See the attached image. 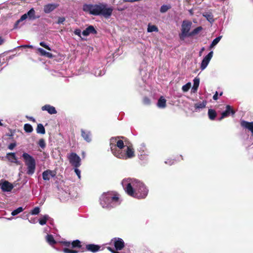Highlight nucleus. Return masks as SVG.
Listing matches in <instances>:
<instances>
[{
    "label": "nucleus",
    "mask_w": 253,
    "mask_h": 253,
    "mask_svg": "<svg viewBox=\"0 0 253 253\" xmlns=\"http://www.w3.org/2000/svg\"><path fill=\"white\" fill-rule=\"evenodd\" d=\"M221 38H222V36H218V37L216 38L215 39H214L212 41L211 43V45L210 46V48L211 49V48H213L214 46H215L220 41Z\"/></svg>",
    "instance_id": "2f4dec72"
},
{
    "label": "nucleus",
    "mask_w": 253,
    "mask_h": 253,
    "mask_svg": "<svg viewBox=\"0 0 253 253\" xmlns=\"http://www.w3.org/2000/svg\"><path fill=\"white\" fill-rule=\"evenodd\" d=\"M35 11L33 8L30 9L26 13L23 15H26V19L28 18L29 20H35L39 17L35 15Z\"/></svg>",
    "instance_id": "4468645a"
},
{
    "label": "nucleus",
    "mask_w": 253,
    "mask_h": 253,
    "mask_svg": "<svg viewBox=\"0 0 253 253\" xmlns=\"http://www.w3.org/2000/svg\"><path fill=\"white\" fill-rule=\"evenodd\" d=\"M213 56V51H211L203 59L201 64V69L204 70L208 65L210 60Z\"/></svg>",
    "instance_id": "9d476101"
},
{
    "label": "nucleus",
    "mask_w": 253,
    "mask_h": 253,
    "mask_svg": "<svg viewBox=\"0 0 253 253\" xmlns=\"http://www.w3.org/2000/svg\"><path fill=\"white\" fill-rule=\"evenodd\" d=\"M23 210H24V209L22 207H20L18 208L17 209H16V210H14V211H13L11 212V215L13 216H15V215H17L18 214H19V213L23 211Z\"/></svg>",
    "instance_id": "c9c22d12"
},
{
    "label": "nucleus",
    "mask_w": 253,
    "mask_h": 253,
    "mask_svg": "<svg viewBox=\"0 0 253 253\" xmlns=\"http://www.w3.org/2000/svg\"><path fill=\"white\" fill-rule=\"evenodd\" d=\"M213 99L214 100H216L218 99V93L216 91L215 93L213 96Z\"/></svg>",
    "instance_id": "6e6d98bb"
},
{
    "label": "nucleus",
    "mask_w": 253,
    "mask_h": 253,
    "mask_svg": "<svg viewBox=\"0 0 253 253\" xmlns=\"http://www.w3.org/2000/svg\"><path fill=\"white\" fill-rule=\"evenodd\" d=\"M166 106V100L163 96H161L157 102V106L160 108H164Z\"/></svg>",
    "instance_id": "412c9836"
},
{
    "label": "nucleus",
    "mask_w": 253,
    "mask_h": 253,
    "mask_svg": "<svg viewBox=\"0 0 253 253\" xmlns=\"http://www.w3.org/2000/svg\"><path fill=\"white\" fill-rule=\"evenodd\" d=\"M206 104L207 102L206 101H203L202 102L197 103L195 104V109L197 110L200 109H203L206 107Z\"/></svg>",
    "instance_id": "bb28decb"
},
{
    "label": "nucleus",
    "mask_w": 253,
    "mask_h": 253,
    "mask_svg": "<svg viewBox=\"0 0 253 253\" xmlns=\"http://www.w3.org/2000/svg\"><path fill=\"white\" fill-rule=\"evenodd\" d=\"M203 16L204 17H205L207 19V20L209 22H210L211 23L213 22V21H214L213 16L211 12H204L203 14Z\"/></svg>",
    "instance_id": "5701e85b"
},
{
    "label": "nucleus",
    "mask_w": 253,
    "mask_h": 253,
    "mask_svg": "<svg viewBox=\"0 0 253 253\" xmlns=\"http://www.w3.org/2000/svg\"><path fill=\"white\" fill-rule=\"evenodd\" d=\"M71 245L73 248H80L81 247V242L79 240H75L71 243Z\"/></svg>",
    "instance_id": "4c0bfd02"
},
{
    "label": "nucleus",
    "mask_w": 253,
    "mask_h": 253,
    "mask_svg": "<svg viewBox=\"0 0 253 253\" xmlns=\"http://www.w3.org/2000/svg\"><path fill=\"white\" fill-rule=\"evenodd\" d=\"M65 21V18L64 17H60L58 19V21L57 22V23L58 24H63Z\"/></svg>",
    "instance_id": "49530a36"
},
{
    "label": "nucleus",
    "mask_w": 253,
    "mask_h": 253,
    "mask_svg": "<svg viewBox=\"0 0 253 253\" xmlns=\"http://www.w3.org/2000/svg\"><path fill=\"white\" fill-rule=\"evenodd\" d=\"M16 145V144L15 143H11L8 145V148L9 150H12L14 149Z\"/></svg>",
    "instance_id": "de8ad7c7"
},
{
    "label": "nucleus",
    "mask_w": 253,
    "mask_h": 253,
    "mask_svg": "<svg viewBox=\"0 0 253 253\" xmlns=\"http://www.w3.org/2000/svg\"><path fill=\"white\" fill-rule=\"evenodd\" d=\"M235 111L231 108L230 105H227L226 107V110L221 113V116L219 119V121H221L223 118L227 117L231 114L232 115H234Z\"/></svg>",
    "instance_id": "f8f14e48"
},
{
    "label": "nucleus",
    "mask_w": 253,
    "mask_h": 253,
    "mask_svg": "<svg viewBox=\"0 0 253 253\" xmlns=\"http://www.w3.org/2000/svg\"><path fill=\"white\" fill-rule=\"evenodd\" d=\"M222 92H221L220 94V95H222Z\"/></svg>",
    "instance_id": "338daca9"
},
{
    "label": "nucleus",
    "mask_w": 253,
    "mask_h": 253,
    "mask_svg": "<svg viewBox=\"0 0 253 253\" xmlns=\"http://www.w3.org/2000/svg\"><path fill=\"white\" fill-rule=\"evenodd\" d=\"M192 23L191 21L184 20L181 25V33L179 34V38L181 40H184L187 37H190V30Z\"/></svg>",
    "instance_id": "423d86ee"
},
{
    "label": "nucleus",
    "mask_w": 253,
    "mask_h": 253,
    "mask_svg": "<svg viewBox=\"0 0 253 253\" xmlns=\"http://www.w3.org/2000/svg\"><path fill=\"white\" fill-rule=\"evenodd\" d=\"M18 47H28V48H33V46L32 45H22L19 46H18Z\"/></svg>",
    "instance_id": "603ef678"
},
{
    "label": "nucleus",
    "mask_w": 253,
    "mask_h": 253,
    "mask_svg": "<svg viewBox=\"0 0 253 253\" xmlns=\"http://www.w3.org/2000/svg\"><path fill=\"white\" fill-rule=\"evenodd\" d=\"M92 74H93L94 76L96 77L101 76L105 74V71L104 68L100 69H94L92 71Z\"/></svg>",
    "instance_id": "4be33fe9"
},
{
    "label": "nucleus",
    "mask_w": 253,
    "mask_h": 253,
    "mask_svg": "<svg viewBox=\"0 0 253 253\" xmlns=\"http://www.w3.org/2000/svg\"><path fill=\"white\" fill-rule=\"evenodd\" d=\"M40 212V208L36 207L34 208L30 212L31 214L32 215H37Z\"/></svg>",
    "instance_id": "58836bf2"
},
{
    "label": "nucleus",
    "mask_w": 253,
    "mask_h": 253,
    "mask_svg": "<svg viewBox=\"0 0 253 253\" xmlns=\"http://www.w3.org/2000/svg\"><path fill=\"white\" fill-rule=\"evenodd\" d=\"M26 20V15H22L19 19H18L14 25V29H19L22 25L23 23H21L24 20Z\"/></svg>",
    "instance_id": "aec40b11"
},
{
    "label": "nucleus",
    "mask_w": 253,
    "mask_h": 253,
    "mask_svg": "<svg viewBox=\"0 0 253 253\" xmlns=\"http://www.w3.org/2000/svg\"><path fill=\"white\" fill-rule=\"evenodd\" d=\"M22 158L24 160L25 165L27 166V173L29 175L33 174L36 169V161L35 159L27 153H24L22 154Z\"/></svg>",
    "instance_id": "39448f33"
},
{
    "label": "nucleus",
    "mask_w": 253,
    "mask_h": 253,
    "mask_svg": "<svg viewBox=\"0 0 253 253\" xmlns=\"http://www.w3.org/2000/svg\"><path fill=\"white\" fill-rule=\"evenodd\" d=\"M0 186L1 190L4 192H10L13 188L12 184L7 181H4L2 183L0 182Z\"/></svg>",
    "instance_id": "ddd939ff"
},
{
    "label": "nucleus",
    "mask_w": 253,
    "mask_h": 253,
    "mask_svg": "<svg viewBox=\"0 0 253 253\" xmlns=\"http://www.w3.org/2000/svg\"><path fill=\"white\" fill-rule=\"evenodd\" d=\"M119 195L114 192L104 193L100 198V204L103 208L110 209L121 204Z\"/></svg>",
    "instance_id": "7ed1b4c3"
},
{
    "label": "nucleus",
    "mask_w": 253,
    "mask_h": 253,
    "mask_svg": "<svg viewBox=\"0 0 253 253\" xmlns=\"http://www.w3.org/2000/svg\"><path fill=\"white\" fill-rule=\"evenodd\" d=\"M202 29L203 28L201 26H199L195 28L192 32H190V34H189L190 37H192L198 34L200 32L202 31Z\"/></svg>",
    "instance_id": "72a5a7b5"
},
{
    "label": "nucleus",
    "mask_w": 253,
    "mask_h": 253,
    "mask_svg": "<svg viewBox=\"0 0 253 253\" xmlns=\"http://www.w3.org/2000/svg\"><path fill=\"white\" fill-rule=\"evenodd\" d=\"M113 253H120L117 251H115V252H113Z\"/></svg>",
    "instance_id": "0e129e2a"
},
{
    "label": "nucleus",
    "mask_w": 253,
    "mask_h": 253,
    "mask_svg": "<svg viewBox=\"0 0 253 253\" xmlns=\"http://www.w3.org/2000/svg\"><path fill=\"white\" fill-rule=\"evenodd\" d=\"M7 158L12 162H14L16 161V157L14 153H8L7 154Z\"/></svg>",
    "instance_id": "473e14b6"
},
{
    "label": "nucleus",
    "mask_w": 253,
    "mask_h": 253,
    "mask_svg": "<svg viewBox=\"0 0 253 253\" xmlns=\"http://www.w3.org/2000/svg\"><path fill=\"white\" fill-rule=\"evenodd\" d=\"M70 163L74 167H79L81 165V159L75 153H71L68 156Z\"/></svg>",
    "instance_id": "0eeeda50"
},
{
    "label": "nucleus",
    "mask_w": 253,
    "mask_h": 253,
    "mask_svg": "<svg viewBox=\"0 0 253 253\" xmlns=\"http://www.w3.org/2000/svg\"><path fill=\"white\" fill-rule=\"evenodd\" d=\"M205 48L203 47L201 49V50L200 51V55L201 54V53L204 51Z\"/></svg>",
    "instance_id": "052dcab7"
},
{
    "label": "nucleus",
    "mask_w": 253,
    "mask_h": 253,
    "mask_svg": "<svg viewBox=\"0 0 253 253\" xmlns=\"http://www.w3.org/2000/svg\"><path fill=\"white\" fill-rule=\"evenodd\" d=\"M65 244H66V246H69L71 244H70V242H66Z\"/></svg>",
    "instance_id": "e2e57ef3"
},
{
    "label": "nucleus",
    "mask_w": 253,
    "mask_h": 253,
    "mask_svg": "<svg viewBox=\"0 0 253 253\" xmlns=\"http://www.w3.org/2000/svg\"><path fill=\"white\" fill-rule=\"evenodd\" d=\"M58 6V4L55 3H49L44 5L43 8L44 12L49 13L54 10Z\"/></svg>",
    "instance_id": "2eb2a0df"
},
{
    "label": "nucleus",
    "mask_w": 253,
    "mask_h": 253,
    "mask_svg": "<svg viewBox=\"0 0 253 253\" xmlns=\"http://www.w3.org/2000/svg\"><path fill=\"white\" fill-rule=\"evenodd\" d=\"M0 126H2V124L1 123V121H0Z\"/></svg>",
    "instance_id": "69168bd1"
},
{
    "label": "nucleus",
    "mask_w": 253,
    "mask_h": 253,
    "mask_svg": "<svg viewBox=\"0 0 253 253\" xmlns=\"http://www.w3.org/2000/svg\"><path fill=\"white\" fill-rule=\"evenodd\" d=\"M122 185L127 194L135 198L144 199L148 193V189L144 184L136 179H124Z\"/></svg>",
    "instance_id": "f257e3e1"
},
{
    "label": "nucleus",
    "mask_w": 253,
    "mask_h": 253,
    "mask_svg": "<svg viewBox=\"0 0 253 253\" xmlns=\"http://www.w3.org/2000/svg\"><path fill=\"white\" fill-rule=\"evenodd\" d=\"M189 13L190 14V15H193V9H191L190 10H189Z\"/></svg>",
    "instance_id": "680f3d73"
},
{
    "label": "nucleus",
    "mask_w": 253,
    "mask_h": 253,
    "mask_svg": "<svg viewBox=\"0 0 253 253\" xmlns=\"http://www.w3.org/2000/svg\"><path fill=\"white\" fill-rule=\"evenodd\" d=\"M171 8L169 5H163L160 8V12L161 13H165L167 12L169 9Z\"/></svg>",
    "instance_id": "e433bc0d"
},
{
    "label": "nucleus",
    "mask_w": 253,
    "mask_h": 253,
    "mask_svg": "<svg viewBox=\"0 0 253 253\" xmlns=\"http://www.w3.org/2000/svg\"><path fill=\"white\" fill-rule=\"evenodd\" d=\"M165 163L169 165H171L174 164V162L173 160H168L167 161L165 162Z\"/></svg>",
    "instance_id": "3c124183"
},
{
    "label": "nucleus",
    "mask_w": 253,
    "mask_h": 253,
    "mask_svg": "<svg viewBox=\"0 0 253 253\" xmlns=\"http://www.w3.org/2000/svg\"><path fill=\"white\" fill-rule=\"evenodd\" d=\"M79 167L74 168V170L79 179L81 178V171L78 169Z\"/></svg>",
    "instance_id": "a18cd8bd"
},
{
    "label": "nucleus",
    "mask_w": 253,
    "mask_h": 253,
    "mask_svg": "<svg viewBox=\"0 0 253 253\" xmlns=\"http://www.w3.org/2000/svg\"><path fill=\"white\" fill-rule=\"evenodd\" d=\"M42 110L46 111L50 114H55L57 113V111L53 106H51L50 105H45L42 107Z\"/></svg>",
    "instance_id": "f3484780"
},
{
    "label": "nucleus",
    "mask_w": 253,
    "mask_h": 253,
    "mask_svg": "<svg viewBox=\"0 0 253 253\" xmlns=\"http://www.w3.org/2000/svg\"><path fill=\"white\" fill-rule=\"evenodd\" d=\"M198 87H199L198 86L193 85V87H192V91L193 92H196L197 89H198Z\"/></svg>",
    "instance_id": "864d4df0"
},
{
    "label": "nucleus",
    "mask_w": 253,
    "mask_h": 253,
    "mask_svg": "<svg viewBox=\"0 0 253 253\" xmlns=\"http://www.w3.org/2000/svg\"><path fill=\"white\" fill-rule=\"evenodd\" d=\"M144 103L145 104H148L150 103V100L148 98L145 97V98H144Z\"/></svg>",
    "instance_id": "5fc2aeb1"
},
{
    "label": "nucleus",
    "mask_w": 253,
    "mask_h": 253,
    "mask_svg": "<svg viewBox=\"0 0 253 253\" xmlns=\"http://www.w3.org/2000/svg\"><path fill=\"white\" fill-rule=\"evenodd\" d=\"M208 116L210 120H213L216 116V113L214 110L210 109L208 110Z\"/></svg>",
    "instance_id": "cd10ccee"
},
{
    "label": "nucleus",
    "mask_w": 253,
    "mask_h": 253,
    "mask_svg": "<svg viewBox=\"0 0 253 253\" xmlns=\"http://www.w3.org/2000/svg\"><path fill=\"white\" fill-rule=\"evenodd\" d=\"M96 31L94 27L92 25L89 26L82 32L84 36H87L90 34H96Z\"/></svg>",
    "instance_id": "dca6fc26"
},
{
    "label": "nucleus",
    "mask_w": 253,
    "mask_h": 253,
    "mask_svg": "<svg viewBox=\"0 0 253 253\" xmlns=\"http://www.w3.org/2000/svg\"><path fill=\"white\" fill-rule=\"evenodd\" d=\"M24 129L26 132L30 133L33 130L32 126L29 124H26L24 126Z\"/></svg>",
    "instance_id": "f704fd0d"
},
{
    "label": "nucleus",
    "mask_w": 253,
    "mask_h": 253,
    "mask_svg": "<svg viewBox=\"0 0 253 253\" xmlns=\"http://www.w3.org/2000/svg\"><path fill=\"white\" fill-rule=\"evenodd\" d=\"M84 11L93 15H102L108 18L112 15L113 9L108 7L107 4L99 3L98 4H84L83 5Z\"/></svg>",
    "instance_id": "f03ea898"
},
{
    "label": "nucleus",
    "mask_w": 253,
    "mask_h": 253,
    "mask_svg": "<svg viewBox=\"0 0 253 253\" xmlns=\"http://www.w3.org/2000/svg\"><path fill=\"white\" fill-rule=\"evenodd\" d=\"M46 240L50 245H53L56 243V241H55L53 236L51 235H47L46 237Z\"/></svg>",
    "instance_id": "c85d7f7f"
},
{
    "label": "nucleus",
    "mask_w": 253,
    "mask_h": 253,
    "mask_svg": "<svg viewBox=\"0 0 253 253\" xmlns=\"http://www.w3.org/2000/svg\"><path fill=\"white\" fill-rule=\"evenodd\" d=\"M38 51L40 53L41 55L42 56H45L49 58H51L52 57V54L50 52H47L43 49L42 48H38Z\"/></svg>",
    "instance_id": "b1692460"
},
{
    "label": "nucleus",
    "mask_w": 253,
    "mask_h": 253,
    "mask_svg": "<svg viewBox=\"0 0 253 253\" xmlns=\"http://www.w3.org/2000/svg\"><path fill=\"white\" fill-rule=\"evenodd\" d=\"M138 150L140 153V159L141 160L146 158L150 153L146 147L145 144L144 143H142L140 144L138 148Z\"/></svg>",
    "instance_id": "6e6552de"
},
{
    "label": "nucleus",
    "mask_w": 253,
    "mask_h": 253,
    "mask_svg": "<svg viewBox=\"0 0 253 253\" xmlns=\"http://www.w3.org/2000/svg\"><path fill=\"white\" fill-rule=\"evenodd\" d=\"M63 252L64 253H78V251L71 250L68 248H65L63 249Z\"/></svg>",
    "instance_id": "79ce46f5"
},
{
    "label": "nucleus",
    "mask_w": 253,
    "mask_h": 253,
    "mask_svg": "<svg viewBox=\"0 0 253 253\" xmlns=\"http://www.w3.org/2000/svg\"><path fill=\"white\" fill-rule=\"evenodd\" d=\"M159 30L158 27L155 25H152L150 24L148 25L147 28V32L149 33L153 32H158Z\"/></svg>",
    "instance_id": "7c9ffc66"
},
{
    "label": "nucleus",
    "mask_w": 253,
    "mask_h": 253,
    "mask_svg": "<svg viewBox=\"0 0 253 253\" xmlns=\"http://www.w3.org/2000/svg\"><path fill=\"white\" fill-rule=\"evenodd\" d=\"M49 218V216L48 215H43L41 218H40V219L39 220V223L41 225H45L47 222V219Z\"/></svg>",
    "instance_id": "c756f323"
},
{
    "label": "nucleus",
    "mask_w": 253,
    "mask_h": 253,
    "mask_svg": "<svg viewBox=\"0 0 253 253\" xmlns=\"http://www.w3.org/2000/svg\"><path fill=\"white\" fill-rule=\"evenodd\" d=\"M100 248V247L99 246L94 244H88L86 246V250L92 253H96L98 252Z\"/></svg>",
    "instance_id": "6ab92c4d"
},
{
    "label": "nucleus",
    "mask_w": 253,
    "mask_h": 253,
    "mask_svg": "<svg viewBox=\"0 0 253 253\" xmlns=\"http://www.w3.org/2000/svg\"><path fill=\"white\" fill-rule=\"evenodd\" d=\"M116 139H110V147L112 154L119 159H127L134 156V152L130 146H126L125 149L118 148L116 146Z\"/></svg>",
    "instance_id": "20e7f679"
},
{
    "label": "nucleus",
    "mask_w": 253,
    "mask_h": 253,
    "mask_svg": "<svg viewBox=\"0 0 253 253\" xmlns=\"http://www.w3.org/2000/svg\"><path fill=\"white\" fill-rule=\"evenodd\" d=\"M27 118L29 119V120L31 121H33L34 122H36V120L35 119L32 117H27Z\"/></svg>",
    "instance_id": "4d7b16f0"
},
{
    "label": "nucleus",
    "mask_w": 253,
    "mask_h": 253,
    "mask_svg": "<svg viewBox=\"0 0 253 253\" xmlns=\"http://www.w3.org/2000/svg\"><path fill=\"white\" fill-rule=\"evenodd\" d=\"M56 175V172L50 169L43 171L42 173V178L44 181H48L51 177H54Z\"/></svg>",
    "instance_id": "9b49d317"
},
{
    "label": "nucleus",
    "mask_w": 253,
    "mask_h": 253,
    "mask_svg": "<svg viewBox=\"0 0 253 253\" xmlns=\"http://www.w3.org/2000/svg\"><path fill=\"white\" fill-rule=\"evenodd\" d=\"M108 250L109 251H110V252H111L112 253H113V252H115V250L113 249H112V248L111 247H108L107 248Z\"/></svg>",
    "instance_id": "bf43d9fd"
},
{
    "label": "nucleus",
    "mask_w": 253,
    "mask_h": 253,
    "mask_svg": "<svg viewBox=\"0 0 253 253\" xmlns=\"http://www.w3.org/2000/svg\"><path fill=\"white\" fill-rule=\"evenodd\" d=\"M4 42V39L2 37H0V45L2 44Z\"/></svg>",
    "instance_id": "13d9d810"
},
{
    "label": "nucleus",
    "mask_w": 253,
    "mask_h": 253,
    "mask_svg": "<svg viewBox=\"0 0 253 253\" xmlns=\"http://www.w3.org/2000/svg\"><path fill=\"white\" fill-rule=\"evenodd\" d=\"M187 1L189 2L190 0H186Z\"/></svg>",
    "instance_id": "774afa93"
},
{
    "label": "nucleus",
    "mask_w": 253,
    "mask_h": 253,
    "mask_svg": "<svg viewBox=\"0 0 253 253\" xmlns=\"http://www.w3.org/2000/svg\"><path fill=\"white\" fill-rule=\"evenodd\" d=\"M82 136L84 140L87 142H90L91 141V133L89 131H85L84 129L81 130Z\"/></svg>",
    "instance_id": "a211bd4d"
},
{
    "label": "nucleus",
    "mask_w": 253,
    "mask_h": 253,
    "mask_svg": "<svg viewBox=\"0 0 253 253\" xmlns=\"http://www.w3.org/2000/svg\"><path fill=\"white\" fill-rule=\"evenodd\" d=\"M111 138H114L116 139V146L118 148H123L125 149L126 147L124 146V142L122 140H118L117 137H112Z\"/></svg>",
    "instance_id": "393cba45"
},
{
    "label": "nucleus",
    "mask_w": 253,
    "mask_h": 253,
    "mask_svg": "<svg viewBox=\"0 0 253 253\" xmlns=\"http://www.w3.org/2000/svg\"><path fill=\"white\" fill-rule=\"evenodd\" d=\"M191 86V84L190 83H188L186 84L183 85V86L182 87V89L183 91H184V92L188 91L189 90V89H190Z\"/></svg>",
    "instance_id": "ea45409f"
},
{
    "label": "nucleus",
    "mask_w": 253,
    "mask_h": 253,
    "mask_svg": "<svg viewBox=\"0 0 253 253\" xmlns=\"http://www.w3.org/2000/svg\"><path fill=\"white\" fill-rule=\"evenodd\" d=\"M38 145L41 148L44 149L46 146L44 140L43 138L40 139L38 142Z\"/></svg>",
    "instance_id": "a19ab883"
},
{
    "label": "nucleus",
    "mask_w": 253,
    "mask_h": 253,
    "mask_svg": "<svg viewBox=\"0 0 253 253\" xmlns=\"http://www.w3.org/2000/svg\"><path fill=\"white\" fill-rule=\"evenodd\" d=\"M37 132L39 134H44L45 133V128L41 124H39L36 129Z\"/></svg>",
    "instance_id": "a878e982"
},
{
    "label": "nucleus",
    "mask_w": 253,
    "mask_h": 253,
    "mask_svg": "<svg viewBox=\"0 0 253 253\" xmlns=\"http://www.w3.org/2000/svg\"><path fill=\"white\" fill-rule=\"evenodd\" d=\"M29 222L31 223H36L37 222V219L36 218H30L28 219Z\"/></svg>",
    "instance_id": "8fccbe9b"
},
{
    "label": "nucleus",
    "mask_w": 253,
    "mask_h": 253,
    "mask_svg": "<svg viewBox=\"0 0 253 253\" xmlns=\"http://www.w3.org/2000/svg\"><path fill=\"white\" fill-rule=\"evenodd\" d=\"M200 84V79L199 78L196 77L193 80V85L194 86H198Z\"/></svg>",
    "instance_id": "c03bdc74"
},
{
    "label": "nucleus",
    "mask_w": 253,
    "mask_h": 253,
    "mask_svg": "<svg viewBox=\"0 0 253 253\" xmlns=\"http://www.w3.org/2000/svg\"><path fill=\"white\" fill-rule=\"evenodd\" d=\"M74 34L81 37V30L79 29H76L74 31Z\"/></svg>",
    "instance_id": "09e8293b"
},
{
    "label": "nucleus",
    "mask_w": 253,
    "mask_h": 253,
    "mask_svg": "<svg viewBox=\"0 0 253 253\" xmlns=\"http://www.w3.org/2000/svg\"><path fill=\"white\" fill-rule=\"evenodd\" d=\"M111 243L113 244L116 251L122 250L125 246L123 240L120 238H114L111 240Z\"/></svg>",
    "instance_id": "1a4fd4ad"
},
{
    "label": "nucleus",
    "mask_w": 253,
    "mask_h": 253,
    "mask_svg": "<svg viewBox=\"0 0 253 253\" xmlns=\"http://www.w3.org/2000/svg\"><path fill=\"white\" fill-rule=\"evenodd\" d=\"M40 45H41L42 46L44 47L45 48H46V49H47L48 50H51L50 47L47 44H46V43H45L43 42H40Z\"/></svg>",
    "instance_id": "37998d69"
}]
</instances>
